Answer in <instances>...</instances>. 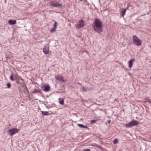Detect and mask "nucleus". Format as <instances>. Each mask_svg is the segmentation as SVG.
Listing matches in <instances>:
<instances>
[{
  "mask_svg": "<svg viewBox=\"0 0 151 151\" xmlns=\"http://www.w3.org/2000/svg\"><path fill=\"white\" fill-rule=\"evenodd\" d=\"M126 9H121L120 12H121V14L120 15H122V17H123L125 14L126 12Z\"/></svg>",
  "mask_w": 151,
  "mask_h": 151,
  "instance_id": "f8f14e48",
  "label": "nucleus"
},
{
  "mask_svg": "<svg viewBox=\"0 0 151 151\" xmlns=\"http://www.w3.org/2000/svg\"><path fill=\"white\" fill-rule=\"evenodd\" d=\"M6 85L7 86L8 88H9L11 87V84L9 83H7L6 84Z\"/></svg>",
  "mask_w": 151,
  "mask_h": 151,
  "instance_id": "4be33fe9",
  "label": "nucleus"
},
{
  "mask_svg": "<svg viewBox=\"0 0 151 151\" xmlns=\"http://www.w3.org/2000/svg\"><path fill=\"white\" fill-rule=\"evenodd\" d=\"M78 125L81 128H83L84 125L81 124H78Z\"/></svg>",
  "mask_w": 151,
  "mask_h": 151,
  "instance_id": "5701e85b",
  "label": "nucleus"
},
{
  "mask_svg": "<svg viewBox=\"0 0 151 151\" xmlns=\"http://www.w3.org/2000/svg\"><path fill=\"white\" fill-rule=\"evenodd\" d=\"M57 28L55 27H54V28H52L51 30H50V32H51L52 33H53L54 32H55L56 31V29Z\"/></svg>",
  "mask_w": 151,
  "mask_h": 151,
  "instance_id": "f3484780",
  "label": "nucleus"
},
{
  "mask_svg": "<svg viewBox=\"0 0 151 151\" xmlns=\"http://www.w3.org/2000/svg\"><path fill=\"white\" fill-rule=\"evenodd\" d=\"M26 88L27 89V87H26Z\"/></svg>",
  "mask_w": 151,
  "mask_h": 151,
  "instance_id": "2f4dec72",
  "label": "nucleus"
},
{
  "mask_svg": "<svg viewBox=\"0 0 151 151\" xmlns=\"http://www.w3.org/2000/svg\"><path fill=\"white\" fill-rule=\"evenodd\" d=\"M59 103L63 105L64 104V100L63 99H61L59 101Z\"/></svg>",
  "mask_w": 151,
  "mask_h": 151,
  "instance_id": "a211bd4d",
  "label": "nucleus"
},
{
  "mask_svg": "<svg viewBox=\"0 0 151 151\" xmlns=\"http://www.w3.org/2000/svg\"><path fill=\"white\" fill-rule=\"evenodd\" d=\"M10 80H12V81H14V80L15 78L14 79L13 78V74L12 73L11 75V76H10Z\"/></svg>",
  "mask_w": 151,
  "mask_h": 151,
  "instance_id": "aec40b11",
  "label": "nucleus"
},
{
  "mask_svg": "<svg viewBox=\"0 0 151 151\" xmlns=\"http://www.w3.org/2000/svg\"><path fill=\"white\" fill-rule=\"evenodd\" d=\"M43 52L45 54H47L49 52V48L47 46H45L43 49Z\"/></svg>",
  "mask_w": 151,
  "mask_h": 151,
  "instance_id": "1a4fd4ad",
  "label": "nucleus"
},
{
  "mask_svg": "<svg viewBox=\"0 0 151 151\" xmlns=\"http://www.w3.org/2000/svg\"><path fill=\"white\" fill-rule=\"evenodd\" d=\"M50 6L53 7L61 8L62 7V4L56 0L51 1L50 2Z\"/></svg>",
  "mask_w": 151,
  "mask_h": 151,
  "instance_id": "7ed1b4c3",
  "label": "nucleus"
},
{
  "mask_svg": "<svg viewBox=\"0 0 151 151\" xmlns=\"http://www.w3.org/2000/svg\"><path fill=\"white\" fill-rule=\"evenodd\" d=\"M147 101L149 103H150L151 104V101L150 99H148V100Z\"/></svg>",
  "mask_w": 151,
  "mask_h": 151,
  "instance_id": "a878e982",
  "label": "nucleus"
},
{
  "mask_svg": "<svg viewBox=\"0 0 151 151\" xmlns=\"http://www.w3.org/2000/svg\"><path fill=\"white\" fill-rule=\"evenodd\" d=\"M77 28H81L84 26V23L82 19L79 21L78 24H77Z\"/></svg>",
  "mask_w": 151,
  "mask_h": 151,
  "instance_id": "423d86ee",
  "label": "nucleus"
},
{
  "mask_svg": "<svg viewBox=\"0 0 151 151\" xmlns=\"http://www.w3.org/2000/svg\"><path fill=\"white\" fill-rule=\"evenodd\" d=\"M118 142V140L117 139H114L113 143L114 144H116Z\"/></svg>",
  "mask_w": 151,
  "mask_h": 151,
  "instance_id": "6ab92c4d",
  "label": "nucleus"
},
{
  "mask_svg": "<svg viewBox=\"0 0 151 151\" xmlns=\"http://www.w3.org/2000/svg\"><path fill=\"white\" fill-rule=\"evenodd\" d=\"M44 88V91H45L47 92L49 91L50 90V87L49 85H47L45 86H42V88Z\"/></svg>",
  "mask_w": 151,
  "mask_h": 151,
  "instance_id": "6e6552de",
  "label": "nucleus"
},
{
  "mask_svg": "<svg viewBox=\"0 0 151 151\" xmlns=\"http://www.w3.org/2000/svg\"><path fill=\"white\" fill-rule=\"evenodd\" d=\"M19 131V129L16 128H13L9 129L8 131V133L10 136H12Z\"/></svg>",
  "mask_w": 151,
  "mask_h": 151,
  "instance_id": "39448f33",
  "label": "nucleus"
},
{
  "mask_svg": "<svg viewBox=\"0 0 151 151\" xmlns=\"http://www.w3.org/2000/svg\"><path fill=\"white\" fill-rule=\"evenodd\" d=\"M139 122L137 120H133L128 123L126 124L125 126L126 128H131L133 126L139 125Z\"/></svg>",
  "mask_w": 151,
  "mask_h": 151,
  "instance_id": "f03ea898",
  "label": "nucleus"
},
{
  "mask_svg": "<svg viewBox=\"0 0 151 151\" xmlns=\"http://www.w3.org/2000/svg\"><path fill=\"white\" fill-rule=\"evenodd\" d=\"M135 60L134 59H131L129 61V68H131L132 66V63Z\"/></svg>",
  "mask_w": 151,
  "mask_h": 151,
  "instance_id": "9d476101",
  "label": "nucleus"
},
{
  "mask_svg": "<svg viewBox=\"0 0 151 151\" xmlns=\"http://www.w3.org/2000/svg\"><path fill=\"white\" fill-rule=\"evenodd\" d=\"M32 92L34 93H42L41 91L35 89H34V91Z\"/></svg>",
  "mask_w": 151,
  "mask_h": 151,
  "instance_id": "4468645a",
  "label": "nucleus"
},
{
  "mask_svg": "<svg viewBox=\"0 0 151 151\" xmlns=\"http://www.w3.org/2000/svg\"><path fill=\"white\" fill-rule=\"evenodd\" d=\"M84 151H91V150L89 149H86L84 150Z\"/></svg>",
  "mask_w": 151,
  "mask_h": 151,
  "instance_id": "393cba45",
  "label": "nucleus"
},
{
  "mask_svg": "<svg viewBox=\"0 0 151 151\" xmlns=\"http://www.w3.org/2000/svg\"><path fill=\"white\" fill-rule=\"evenodd\" d=\"M115 101H116L117 102H118L119 101L117 99H115Z\"/></svg>",
  "mask_w": 151,
  "mask_h": 151,
  "instance_id": "c85d7f7f",
  "label": "nucleus"
},
{
  "mask_svg": "<svg viewBox=\"0 0 151 151\" xmlns=\"http://www.w3.org/2000/svg\"><path fill=\"white\" fill-rule=\"evenodd\" d=\"M78 84L79 85H82L81 84V83H78Z\"/></svg>",
  "mask_w": 151,
  "mask_h": 151,
  "instance_id": "c756f323",
  "label": "nucleus"
},
{
  "mask_svg": "<svg viewBox=\"0 0 151 151\" xmlns=\"http://www.w3.org/2000/svg\"><path fill=\"white\" fill-rule=\"evenodd\" d=\"M90 89L88 88H86L84 87H82L81 89V91L85 92L90 91Z\"/></svg>",
  "mask_w": 151,
  "mask_h": 151,
  "instance_id": "ddd939ff",
  "label": "nucleus"
},
{
  "mask_svg": "<svg viewBox=\"0 0 151 151\" xmlns=\"http://www.w3.org/2000/svg\"><path fill=\"white\" fill-rule=\"evenodd\" d=\"M83 128H87V129H89V128L88 127L86 126H84V127H83Z\"/></svg>",
  "mask_w": 151,
  "mask_h": 151,
  "instance_id": "bb28decb",
  "label": "nucleus"
},
{
  "mask_svg": "<svg viewBox=\"0 0 151 151\" xmlns=\"http://www.w3.org/2000/svg\"><path fill=\"white\" fill-rule=\"evenodd\" d=\"M102 23L100 19L98 18L95 19L94 22L92 25L94 30L98 33L103 31Z\"/></svg>",
  "mask_w": 151,
  "mask_h": 151,
  "instance_id": "f257e3e1",
  "label": "nucleus"
},
{
  "mask_svg": "<svg viewBox=\"0 0 151 151\" xmlns=\"http://www.w3.org/2000/svg\"><path fill=\"white\" fill-rule=\"evenodd\" d=\"M21 80H23V79H22V78L21 79Z\"/></svg>",
  "mask_w": 151,
  "mask_h": 151,
  "instance_id": "7c9ffc66",
  "label": "nucleus"
},
{
  "mask_svg": "<svg viewBox=\"0 0 151 151\" xmlns=\"http://www.w3.org/2000/svg\"><path fill=\"white\" fill-rule=\"evenodd\" d=\"M133 37V42L135 45L138 46L141 45V41L137 36L134 35Z\"/></svg>",
  "mask_w": 151,
  "mask_h": 151,
  "instance_id": "20e7f679",
  "label": "nucleus"
},
{
  "mask_svg": "<svg viewBox=\"0 0 151 151\" xmlns=\"http://www.w3.org/2000/svg\"><path fill=\"white\" fill-rule=\"evenodd\" d=\"M107 122H108V124H109L111 122V120H108Z\"/></svg>",
  "mask_w": 151,
  "mask_h": 151,
  "instance_id": "cd10ccee",
  "label": "nucleus"
},
{
  "mask_svg": "<svg viewBox=\"0 0 151 151\" xmlns=\"http://www.w3.org/2000/svg\"><path fill=\"white\" fill-rule=\"evenodd\" d=\"M8 22L10 25H14L16 23V20L12 19H10L8 21Z\"/></svg>",
  "mask_w": 151,
  "mask_h": 151,
  "instance_id": "9b49d317",
  "label": "nucleus"
},
{
  "mask_svg": "<svg viewBox=\"0 0 151 151\" xmlns=\"http://www.w3.org/2000/svg\"><path fill=\"white\" fill-rule=\"evenodd\" d=\"M57 25H58L57 22L56 21H55V24H54V25H53L54 27L57 28Z\"/></svg>",
  "mask_w": 151,
  "mask_h": 151,
  "instance_id": "412c9836",
  "label": "nucleus"
},
{
  "mask_svg": "<svg viewBox=\"0 0 151 151\" xmlns=\"http://www.w3.org/2000/svg\"><path fill=\"white\" fill-rule=\"evenodd\" d=\"M14 80L16 81V83L17 84H19V78H17L16 76H15Z\"/></svg>",
  "mask_w": 151,
  "mask_h": 151,
  "instance_id": "2eb2a0df",
  "label": "nucleus"
},
{
  "mask_svg": "<svg viewBox=\"0 0 151 151\" xmlns=\"http://www.w3.org/2000/svg\"><path fill=\"white\" fill-rule=\"evenodd\" d=\"M96 120H91V123L92 124H93L94 123L96 122Z\"/></svg>",
  "mask_w": 151,
  "mask_h": 151,
  "instance_id": "b1692460",
  "label": "nucleus"
},
{
  "mask_svg": "<svg viewBox=\"0 0 151 151\" xmlns=\"http://www.w3.org/2000/svg\"><path fill=\"white\" fill-rule=\"evenodd\" d=\"M42 114L44 115H49L48 112L45 111H42Z\"/></svg>",
  "mask_w": 151,
  "mask_h": 151,
  "instance_id": "dca6fc26",
  "label": "nucleus"
},
{
  "mask_svg": "<svg viewBox=\"0 0 151 151\" xmlns=\"http://www.w3.org/2000/svg\"><path fill=\"white\" fill-rule=\"evenodd\" d=\"M55 79L58 81L64 82L65 81L63 79V77L60 75H58L55 77Z\"/></svg>",
  "mask_w": 151,
  "mask_h": 151,
  "instance_id": "0eeeda50",
  "label": "nucleus"
}]
</instances>
